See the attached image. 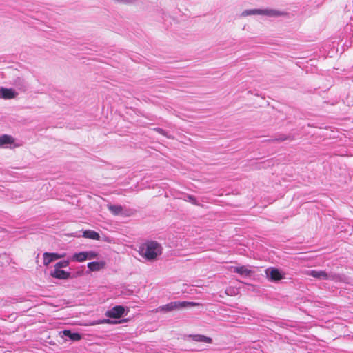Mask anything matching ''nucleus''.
<instances>
[{"instance_id":"nucleus-2","label":"nucleus","mask_w":353,"mask_h":353,"mask_svg":"<svg viewBox=\"0 0 353 353\" xmlns=\"http://www.w3.org/2000/svg\"><path fill=\"white\" fill-rule=\"evenodd\" d=\"M254 14L264 15L269 17H276L282 15L283 12L274 9L265 8L245 10L241 13L242 17H247Z\"/></svg>"},{"instance_id":"nucleus-11","label":"nucleus","mask_w":353,"mask_h":353,"mask_svg":"<svg viewBox=\"0 0 353 353\" xmlns=\"http://www.w3.org/2000/svg\"><path fill=\"white\" fill-rule=\"evenodd\" d=\"M105 265L104 261H93L88 263V268L90 271H99Z\"/></svg>"},{"instance_id":"nucleus-21","label":"nucleus","mask_w":353,"mask_h":353,"mask_svg":"<svg viewBox=\"0 0 353 353\" xmlns=\"http://www.w3.org/2000/svg\"><path fill=\"white\" fill-rule=\"evenodd\" d=\"M113 322L108 319H104L93 323L92 325H98L102 323H112Z\"/></svg>"},{"instance_id":"nucleus-22","label":"nucleus","mask_w":353,"mask_h":353,"mask_svg":"<svg viewBox=\"0 0 353 353\" xmlns=\"http://www.w3.org/2000/svg\"><path fill=\"white\" fill-rule=\"evenodd\" d=\"M155 130H156L158 132H159V133H161V134H164V131H163V129H161V128H156Z\"/></svg>"},{"instance_id":"nucleus-12","label":"nucleus","mask_w":353,"mask_h":353,"mask_svg":"<svg viewBox=\"0 0 353 353\" xmlns=\"http://www.w3.org/2000/svg\"><path fill=\"white\" fill-rule=\"evenodd\" d=\"M70 260L72 261L83 262L87 260L86 253L85 252L75 253L70 258Z\"/></svg>"},{"instance_id":"nucleus-17","label":"nucleus","mask_w":353,"mask_h":353,"mask_svg":"<svg viewBox=\"0 0 353 353\" xmlns=\"http://www.w3.org/2000/svg\"><path fill=\"white\" fill-rule=\"evenodd\" d=\"M109 210L114 214H119L122 212V207L118 205H110L108 206Z\"/></svg>"},{"instance_id":"nucleus-14","label":"nucleus","mask_w":353,"mask_h":353,"mask_svg":"<svg viewBox=\"0 0 353 353\" xmlns=\"http://www.w3.org/2000/svg\"><path fill=\"white\" fill-rule=\"evenodd\" d=\"M83 236L84 238L93 239V240H99L100 235L95 231L87 230L83 232Z\"/></svg>"},{"instance_id":"nucleus-8","label":"nucleus","mask_w":353,"mask_h":353,"mask_svg":"<svg viewBox=\"0 0 353 353\" xmlns=\"http://www.w3.org/2000/svg\"><path fill=\"white\" fill-rule=\"evenodd\" d=\"M17 94L12 89L0 88V98L10 99L16 97Z\"/></svg>"},{"instance_id":"nucleus-16","label":"nucleus","mask_w":353,"mask_h":353,"mask_svg":"<svg viewBox=\"0 0 353 353\" xmlns=\"http://www.w3.org/2000/svg\"><path fill=\"white\" fill-rule=\"evenodd\" d=\"M14 142V139L8 134H3L0 137V147H2L5 144H12Z\"/></svg>"},{"instance_id":"nucleus-5","label":"nucleus","mask_w":353,"mask_h":353,"mask_svg":"<svg viewBox=\"0 0 353 353\" xmlns=\"http://www.w3.org/2000/svg\"><path fill=\"white\" fill-rule=\"evenodd\" d=\"M268 277L272 281H279L284 278L283 274L276 268H270L265 271Z\"/></svg>"},{"instance_id":"nucleus-7","label":"nucleus","mask_w":353,"mask_h":353,"mask_svg":"<svg viewBox=\"0 0 353 353\" xmlns=\"http://www.w3.org/2000/svg\"><path fill=\"white\" fill-rule=\"evenodd\" d=\"M50 275L54 278L63 280L70 277V273L69 272L57 268H54V270L50 272Z\"/></svg>"},{"instance_id":"nucleus-4","label":"nucleus","mask_w":353,"mask_h":353,"mask_svg":"<svg viewBox=\"0 0 353 353\" xmlns=\"http://www.w3.org/2000/svg\"><path fill=\"white\" fill-rule=\"evenodd\" d=\"M125 312L124 307L121 305H117L113 307L112 309L108 310L105 315L108 318L118 319L121 317Z\"/></svg>"},{"instance_id":"nucleus-1","label":"nucleus","mask_w":353,"mask_h":353,"mask_svg":"<svg viewBox=\"0 0 353 353\" xmlns=\"http://www.w3.org/2000/svg\"><path fill=\"white\" fill-rule=\"evenodd\" d=\"M139 252L145 259L152 261L161 254L162 247L156 241H148L140 245Z\"/></svg>"},{"instance_id":"nucleus-13","label":"nucleus","mask_w":353,"mask_h":353,"mask_svg":"<svg viewBox=\"0 0 353 353\" xmlns=\"http://www.w3.org/2000/svg\"><path fill=\"white\" fill-rule=\"evenodd\" d=\"M192 339L196 342H203L206 343H211L212 339L201 334L190 335Z\"/></svg>"},{"instance_id":"nucleus-18","label":"nucleus","mask_w":353,"mask_h":353,"mask_svg":"<svg viewBox=\"0 0 353 353\" xmlns=\"http://www.w3.org/2000/svg\"><path fill=\"white\" fill-rule=\"evenodd\" d=\"M70 260H63L57 262L54 265V268L61 269L62 268H67L70 264Z\"/></svg>"},{"instance_id":"nucleus-9","label":"nucleus","mask_w":353,"mask_h":353,"mask_svg":"<svg viewBox=\"0 0 353 353\" xmlns=\"http://www.w3.org/2000/svg\"><path fill=\"white\" fill-rule=\"evenodd\" d=\"M65 256L66 253L65 252L62 254L46 252V265L53 261L63 258Z\"/></svg>"},{"instance_id":"nucleus-15","label":"nucleus","mask_w":353,"mask_h":353,"mask_svg":"<svg viewBox=\"0 0 353 353\" xmlns=\"http://www.w3.org/2000/svg\"><path fill=\"white\" fill-rule=\"evenodd\" d=\"M232 272L245 276H249L250 274V271L245 266L232 267Z\"/></svg>"},{"instance_id":"nucleus-10","label":"nucleus","mask_w":353,"mask_h":353,"mask_svg":"<svg viewBox=\"0 0 353 353\" xmlns=\"http://www.w3.org/2000/svg\"><path fill=\"white\" fill-rule=\"evenodd\" d=\"M62 336L69 338L73 341H77L81 340V336L77 332H72L70 330H65L62 332Z\"/></svg>"},{"instance_id":"nucleus-19","label":"nucleus","mask_w":353,"mask_h":353,"mask_svg":"<svg viewBox=\"0 0 353 353\" xmlns=\"http://www.w3.org/2000/svg\"><path fill=\"white\" fill-rule=\"evenodd\" d=\"M183 199L186 201L190 202L191 203L198 205H199L195 197L192 195H185Z\"/></svg>"},{"instance_id":"nucleus-6","label":"nucleus","mask_w":353,"mask_h":353,"mask_svg":"<svg viewBox=\"0 0 353 353\" xmlns=\"http://www.w3.org/2000/svg\"><path fill=\"white\" fill-rule=\"evenodd\" d=\"M307 274L322 280L330 279L332 278L331 275L327 274L325 271L323 270H309L307 272Z\"/></svg>"},{"instance_id":"nucleus-20","label":"nucleus","mask_w":353,"mask_h":353,"mask_svg":"<svg viewBox=\"0 0 353 353\" xmlns=\"http://www.w3.org/2000/svg\"><path fill=\"white\" fill-rule=\"evenodd\" d=\"M85 253H86L87 260H92V259L97 258V256H98V254L94 251H88V252H85Z\"/></svg>"},{"instance_id":"nucleus-3","label":"nucleus","mask_w":353,"mask_h":353,"mask_svg":"<svg viewBox=\"0 0 353 353\" xmlns=\"http://www.w3.org/2000/svg\"><path fill=\"white\" fill-rule=\"evenodd\" d=\"M199 304L194 302L188 301H173L170 302L165 305L157 307L155 310L156 312H170L180 308L188 307V306H196Z\"/></svg>"}]
</instances>
